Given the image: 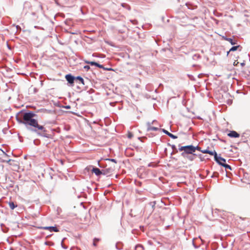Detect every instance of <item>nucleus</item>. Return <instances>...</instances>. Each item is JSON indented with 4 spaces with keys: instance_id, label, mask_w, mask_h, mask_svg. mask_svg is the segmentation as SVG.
I'll return each instance as SVG.
<instances>
[{
    "instance_id": "obj_1",
    "label": "nucleus",
    "mask_w": 250,
    "mask_h": 250,
    "mask_svg": "<svg viewBox=\"0 0 250 250\" xmlns=\"http://www.w3.org/2000/svg\"><path fill=\"white\" fill-rule=\"evenodd\" d=\"M37 114L32 111L22 113V118L24 121V125L26 127L35 128L38 125V121L33 118L37 116Z\"/></svg>"
},
{
    "instance_id": "obj_2",
    "label": "nucleus",
    "mask_w": 250,
    "mask_h": 250,
    "mask_svg": "<svg viewBox=\"0 0 250 250\" xmlns=\"http://www.w3.org/2000/svg\"><path fill=\"white\" fill-rule=\"evenodd\" d=\"M27 129L28 130L36 133L39 136L48 139H52L53 138L52 135L48 133L49 131L43 125H40L39 124L35 128L27 127Z\"/></svg>"
},
{
    "instance_id": "obj_3",
    "label": "nucleus",
    "mask_w": 250,
    "mask_h": 250,
    "mask_svg": "<svg viewBox=\"0 0 250 250\" xmlns=\"http://www.w3.org/2000/svg\"><path fill=\"white\" fill-rule=\"evenodd\" d=\"M180 151H183L182 155L184 157L187 154H193L195 152V147L192 145L181 146L179 148Z\"/></svg>"
},
{
    "instance_id": "obj_4",
    "label": "nucleus",
    "mask_w": 250,
    "mask_h": 250,
    "mask_svg": "<svg viewBox=\"0 0 250 250\" xmlns=\"http://www.w3.org/2000/svg\"><path fill=\"white\" fill-rule=\"evenodd\" d=\"M114 168L112 167H109L102 169V175L109 176L113 172Z\"/></svg>"
},
{
    "instance_id": "obj_5",
    "label": "nucleus",
    "mask_w": 250,
    "mask_h": 250,
    "mask_svg": "<svg viewBox=\"0 0 250 250\" xmlns=\"http://www.w3.org/2000/svg\"><path fill=\"white\" fill-rule=\"evenodd\" d=\"M76 77L72 76L70 74H68L65 75V78L66 81L70 84H73L75 83Z\"/></svg>"
},
{
    "instance_id": "obj_6",
    "label": "nucleus",
    "mask_w": 250,
    "mask_h": 250,
    "mask_svg": "<svg viewBox=\"0 0 250 250\" xmlns=\"http://www.w3.org/2000/svg\"><path fill=\"white\" fill-rule=\"evenodd\" d=\"M38 228L40 229L48 230L50 232H58L59 231V229L55 226L40 227H38Z\"/></svg>"
},
{
    "instance_id": "obj_7",
    "label": "nucleus",
    "mask_w": 250,
    "mask_h": 250,
    "mask_svg": "<svg viewBox=\"0 0 250 250\" xmlns=\"http://www.w3.org/2000/svg\"><path fill=\"white\" fill-rule=\"evenodd\" d=\"M91 171L93 173H94L97 176H99L101 175H102V169L101 170L96 167H93Z\"/></svg>"
},
{
    "instance_id": "obj_8",
    "label": "nucleus",
    "mask_w": 250,
    "mask_h": 250,
    "mask_svg": "<svg viewBox=\"0 0 250 250\" xmlns=\"http://www.w3.org/2000/svg\"><path fill=\"white\" fill-rule=\"evenodd\" d=\"M215 160L222 166L225 164L226 162V159L218 155L216 157V159H215Z\"/></svg>"
},
{
    "instance_id": "obj_9",
    "label": "nucleus",
    "mask_w": 250,
    "mask_h": 250,
    "mask_svg": "<svg viewBox=\"0 0 250 250\" xmlns=\"http://www.w3.org/2000/svg\"><path fill=\"white\" fill-rule=\"evenodd\" d=\"M75 78H76V80H75L76 83H77L79 84L82 83L83 85L85 84L84 80L82 77L79 76L76 77Z\"/></svg>"
},
{
    "instance_id": "obj_10",
    "label": "nucleus",
    "mask_w": 250,
    "mask_h": 250,
    "mask_svg": "<svg viewBox=\"0 0 250 250\" xmlns=\"http://www.w3.org/2000/svg\"><path fill=\"white\" fill-rule=\"evenodd\" d=\"M228 136L232 138H238L239 137L240 135L235 131H231L228 134Z\"/></svg>"
},
{
    "instance_id": "obj_11",
    "label": "nucleus",
    "mask_w": 250,
    "mask_h": 250,
    "mask_svg": "<svg viewBox=\"0 0 250 250\" xmlns=\"http://www.w3.org/2000/svg\"><path fill=\"white\" fill-rule=\"evenodd\" d=\"M147 125V131H157L160 129L157 127H154L151 126V123H148Z\"/></svg>"
},
{
    "instance_id": "obj_12",
    "label": "nucleus",
    "mask_w": 250,
    "mask_h": 250,
    "mask_svg": "<svg viewBox=\"0 0 250 250\" xmlns=\"http://www.w3.org/2000/svg\"><path fill=\"white\" fill-rule=\"evenodd\" d=\"M16 119L19 123L24 124V121L22 118V113H21L19 116H17Z\"/></svg>"
},
{
    "instance_id": "obj_13",
    "label": "nucleus",
    "mask_w": 250,
    "mask_h": 250,
    "mask_svg": "<svg viewBox=\"0 0 250 250\" xmlns=\"http://www.w3.org/2000/svg\"><path fill=\"white\" fill-rule=\"evenodd\" d=\"M123 244L122 242L119 241L117 242L115 245V248L118 250H121L123 249Z\"/></svg>"
},
{
    "instance_id": "obj_14",
    "label": "nucleus",
    "mask_w": 250,
    "mask_h": 250,
    "mask_svg": "<svg viewBox=\"0 0 250 250\" xmlns=\"http://www.w3.org/2000/svg\"><path fill=\"white\" fill-rule=\"evenodd\" d=\"M121 6L127 9L128 10H131V7H130V5L129 4H127V3H121Z\"/></svg>"
},
{
    "instance_id": "obj_15",
    "label": "nucleus",
    "mask_w": 250,
    "mask_h": 250,
    "mask_svg": "<svg viewBox=\"0 0 250 250\" xmlns=\"http://www.w3.org/2000/svg\"><path fill=\"white\" fill-rule=\"evenodd\" d=\"M85 62L87 64H90L91 66L94 65L96 66H97V64L98 63V62H95L88 61H85Z\"/></svg>"
},
{
    "instance_id": "obj_16",
    "label": "nucleus",
    "mask_w": 250,
    "mask_h": 250,
    "mask_svg": "<svg viewBox=\"0 0 250 250\" xmlns=\"http://www.w3.org/2000/svg\"><path fill=\"white\" fill-rule=\"evenodd\" d=\"M207 154H209L211 155H213L214 157V159H216V157L217 156V154L215 150L214 151H210L208 150V152Z\"/></svg>"
},
{
    "instance_id": "obj_17",
    "label": "nucleus",
    "mask_w": 250,
    "mask_h": 250,
    "mask_svg": "<svg viewBox=\"0 0 250 250\" xmlns=\"http://www.w3.org/2000/svg\"><path fill=\"white\" fill-rule=\"evenodd\" d=\"M223 38L225 40L229 42L232 45H234V44H236V42H233L232 39H231V38H229L225 37H224Z\"/></svg>"
},
{
    "instance_id": "obj_18",
    "label": "nucleus",
    "mask_w": 250,
    "mask_h": 250,
    "mask_svg": "<svg viewBox=\"0 0 250 250\" xmlns=\"http://www.w3.org/2000/svg\"><path fill=\"white\" fill-rule=\"evenodd\" d=\"M240 47L239 45H237V46H233L227 52V55L229 54V53L230 52V51H236L239 47Z\"/></svg>"
},
{
    "instance_id": "obj_19",
    "label": "nucleus",
    "mask_w": 250,
    "mask_h": 250,
    "mask_svg": "<svg viewBox=\"0 0 250 250\" xmlns=\"http://www.w3.org/2000/svg\"><path fill=\"white\" fill-rule=\"evenodd\" d=\"M9 205L11 209H14L16 207H17V205H15L14 202H9Z\"/></svg>"
},
{
    "instance_id": "obj_20",
    "label": "nucleus",
    "mask_w": 250,
    "mask_h": 250,
    "mask_svg": "<svg viewBox=\"0 0 250 250\" xmlns=\"http://www.w3.org/2000/svg\"><path fill=\"white\" fill-rule=\"evenodd\" d=\"M97 67H98L99 68H100L104 69V70H109L111 69V68H109L108 69V68H104V66L103 65L100 64L99 63H98Z\"/></svg>"
},
{
    "instance_id": "obj_21",
    "label": "nucleus",
    "mask_w": 250,
    "mask_h": 250,
    "mask_svg": "<svg viewBox=\"0 0 250 250\" xmlns=\"http://www.w3.org/2000/svg\"><path fill=\"white\" fill-rule=\"evenodd\" d=\"M135 250H143V247L141 245H137L135 247Z\"/></svg>"
},
{
    "instance_id": "obj_22",
    "label": "nucleus",
    "mask_w": 250,
    "mask_h": 250,
    "mask_svg": "<svg viewBox=\"0 0 250 250\" xmlns=\"http://www.w3.org/2000/svg\"><path fill=\"white\" fill-rule=\"evenodd\" d=\"M65 238L62 239V242H61V246H62V248H63L64 249H67V247L66 246H65L64 245H63V241L65 240Z\"/></svg>"
},
{
    "instance_id": "obj_23",
    "label": "nucleus",
    "mask_w": 250,
    "mask_h": 250,
    "mask_svg": "<svg viewBox=\"0 0 250 250\" xmlns=\"http://www.w3.org/2000/svg\"><path fill=\"white\" fill-rule=\"evenodd\" d=\"M223 167H225L226 169H230V170L231 169V167L229 165H228V164H225L223 165Z\"/></svg>"
},
{
    "instance_id": "obj_24",
    "label": "nucleus",
    "mask_w": 250,
    "mask_h": 250,
    "mask_svg": "<svg viewBox=\"0 0 250 250\" xmlns=\"http://www.w3.org/2000/svg\"><path fill=\"white\" fill-rule=\"evenodd\" d=\"M149 205L152 207V210L154 209V207H155V202H150Z\"/></svg>"
},
{
    "instance_id": "obj_25",
    "label": "nucleus",
    "mask_w": 250,
    "mask_h": 250,
    "mask_svg": "<svg viewBox=\"0 0 250 250\" xmlns=\"http://www.w3.org/2000/svg\"><path fill=\"white\" fill-rule=\"evenodd\" d=\"M106 161H111V162H113L115 163H117V161L116 159H106Z\"/></svg>"
},
{
    "instance_id": "obj_26",
    "label": "nucleus",
    "mask_w": 250,
    "mask_h": 250,
    "mask_svg": "<svg viewBox=\"0 0 250 250\" xmlns=\"http://www.w3.org/2000/svg\"><path fill=\"white\" fill-rule=\"evenodd\" d=\"M0 226L1 227L2 230L4 232H6L7 231L8 229L6 228V230L4 229H3V227L4 226V225L3 224H1Z\"/></svg>"
},
{
    "instance_id": "obj_27",
    "label": "nucleus",
    "mask_w": 250,
    "mask_h": 250,
    "mask_svg": "<svg viewBox=\"0 0 250 250\" xmlns=\"http://www.w3.org/2000/svg\"><path fill=\"white\" fill-rule=\"evenodd\" d=\"M11 161V159H9V160H1V162H3V163L5 162V163H9Z\"/></svg>"
},
{
    "instance_id": "obj_28",
    "label": "nucleus",
    "mask_w": 250,
    "mask_h": 250,
    "mask_svg": "<svg viewBox=\"0 0 250 250\" xmlns=\"http://www.w3.org/2000/svg\"><path fill=\"white\" fill-rule=\"evenodd\" d=\"M133 135L131 132H128L127 135V137L129 139H131L133 137Z\"/></svg>"
},
{
    "instance_id": "obj_29",
    "label": "nucleus",
    "mask_w": 250,
    "mask_h": 250,
    "mask_svg": "<svg viewBox=\"0 0 250 250\" xmlns=\"http://www.w3.org/2000/svg\"><path fill=\"white\" fill-rule=\"evenodd\" d=\"M83 68L86 71H88L90 69V66L89 65H85L84 66Z\"/></svg>"
},
{
    "instance_id": "obj_30",
    "label": "nucleus",
    "mask_w": 250,
    "mask_h": 250,
    "mask_svg": "<svg viewBox=\"0 0 250 250\" xmlns=\"http://www.w3.org/2000/svg\"><path fill=\"white\" fill-rule=\"evenodd\" d=\"M208 150L207 149L200 150V151L202 152L203 153H207V154L208 153Z\"/></svg>"
},
{
    "instance_id": "obj_31",
    "label": "nucleus",
    "mask_w": 250,
    "mask_h": 250,
    "mask_svg": "<svg viewBox=\"0 0 250 250\" xmlns=\"http://www.w3.org/2000/svg\"><path fill=\"white\" fill-rule=\"evenodd\" d=\"M162 130L164 133L167 134V135H168V133H169V132L168 131H167V130H166L165 129H162Z\"/></svg>"
},
{
    "instance_id": "obj_32",
    "label": "nucleus",
    "mask_w": 250,
    "mask_h": 250,
    "mask_svg": "<svg viewBox=\"0 0 250 250\" xmlns=\"http://www.w3.org/2000/svg\"><path fill=\"white\" fill-rule=\"evenodd\" d=\"M130 21L133 24H136L137 23V21L136 20H130Z\"/></svg>"
},
{
    "instance_id": "obj_33",
    "label": "nucleus",
    "mask_w": 250,
    "mask_h": 250,
    "mask_svg": "<svg viewBox=\"0 0 250 250\" xmlns=\"http://www.w3.org/2000/svg\"><path fill=\"white\" fill-rule=\"evenodd\" d=\"M94 92V90L93 89H90L89 90L87 91L89 94L92 93Z\"/></svg>"
},
{
    "instance_id": "obj_34",
    "label": "nucleus",
    "mask_w": 250,
    "mask_h": 250,
    "mask_svg": "<svg viewBox=\"0 0 250 250\" xmlns=\"http://www.w3.org/2000/svg\"><path fill=\"white\" fill-rule=\"evenodd\" d=\"M195 150H199V151L202 150L201 149V148L200 147L198 146H195Z\"/></svg>"
},
{
    "instance_id": "obj_35",
    "label": "nucleus",
    "mask_w": 250,
    "mask_h": 250,
    "mask_svg": "<svg viewBox=\"0 0 250 250\" xmlns=\"http://www.w3.org/2000/svg\"><path fill=\"white\" fill-rule=\"evenodd\" d=\"M65 109H69L71 108L70 106L68 105H66L64 107Z\"/></svg>"
},
{
    "instance_id": "obj_36",
    "label": "nucleus",
    "mask_w": 250,
    "mask_h": 250,
    "mask_svg": "<svg viewBox=\"0 0 250 250\" xmlns=\"http://www.w3.org/2000/svg\"><path fill=\"white\" fill-rule=\"evenodd\" d=\"M99 240H100V239H98V238H95L94 239V241H96V242H97L99 241Z\"/></svg>"
},
{
    "instance_id": "obj_37",
    "label": "nucleus",
    "mask_w": 250,
    "mask_h": 250,
    "mask_svg": "<svg viewBox=\"0 0 250 250\" xmlns=\"http://www.w3.org/2000/svg\"><path fill=\"white\" fill-rule=\"evenodd\" d=\"M168 136L169 137H170V138H172V133L169 132V133H168Z\"/></svg>"
},
{
    "instance_id": "obj_38",
    "label": "nucleus",
    "mask_w": 250,
    "mask_h": 250,
    "mask_svg": "<svg viewBox=\"0 0 250 250\" xmlns=\"http://www.w3.org/2000/svg\"><path fill=\"white\" fill-rule=\"evenodd\" d=\"M1 151H2L3 153L4 154V155L6 156H8V155L6 153V152H5L3 150H1Z\"/></svg>"
},
{
    "instance_id": "obj_39",
    "label": "nucleus",
    "mask_w": 250,
    "mask_h": 250,
    "mask_svg": "<svg viewBox=\"0 0 250 250\" xmlns=\"http://www.w3.org/2000/svg\"><path fill=\"white\" fill-rule=\"evenodd\" d=\"M93 246H96L97 244H96V241H94L93 240Z\"/></svg>"
},
{
    "instance_id": "obj_40",
    "label": "nucleus",
    "mask_w": 250,
    "mask_h": 250,
    "mask_svg": "<svg viewBox=\"0 0 250 250\" xmlns=\"http://www.w3.org/2000/svg\"><path fill=\"white\" fill-rule=\"evenodd\" d=\"M37 91H38V90H37V89L36 88H34V93L37 92Z\"/></svg>"
},
{
    "instance_id": "obj_41",
    "label": "nucleus",
    "mask_w": 250,
    "mask_h": 250,
    "mask_svg": "<svg viewBox=\"0 0 250 250\" xmlns=\"http://www.w3.org/2000/svg\"><path fill=\"white\" fill-rule=\"evenodd\" d=\"M177 138V137L176 136H175V135H173V139H176V138Z\"/></svg>"
},
{
    "instance_id": "obj_42",
    "label": "nucleus",
    "mask_w": 250,
    "mask_h": 250,
    "mask_svg": "<svg viewBox=\"0 0 250 250\" xmlns=\"http://www.w3.org/2000/svg\"><path fill=\"white\" fill-rule=\"evenodd\" d=\"M170 129L171 131H172V125H170Z\"/></svg>"
},
{
    "instance_id": "obj_43",
    "label": "nucleus",
    "mask_w": 250,
    "mask_h": 250,
    "mask_svg": "<svg viewBox=\"0 0 250 250\" xmlns=\"http://www.w3.org/2000/svg\"><path fill=\"white\" fill-rule=\"evenodd\" d=\"M172 147H173V151L174 149L175 148V146L173 145Z\"/></svg>"
},
{
    "instance_id": "obj_44",
    "label": "nucleus",
    "mask_w": 250,
    "mask_h": 250,
    "mask_svg": "<svg viewBox=\"0 0 250 250\" xmlns=\"http://www.w3.org/2000/svg\"><path fill=\"white\" fill-rule=\"evenodd\" d=\"M167 151V148H166L165 149V152L166 153Z\"/></svg>"
},
{
    "instance_id": "obj_45",
    "label": "nucleus",
    "mask_w": 250,
    "mask_h": 250,
    "mask_svg": "<svg viewBox=\"0 0 250 250\" xmlns=\"http://www.w3.org/2000/svg\"><path fill=\"white\" fill-rule=\"evenodd\" d=\"M155 122V120L153 121V122H152V123H151V124H153V123H154Z\"/></svg>"
},
{
    "instance_id": "obj_46",
    "label": "nucleus",
    "mask_w": 250,
    "mask_h": 250,
    "mask_svg": "<svg viewBox=\"0 0 250 250\" xmlns=\"http://www.w3.org/2000/svg\"><path fill=\"white\" fill-rule=\"evenodd\" d=\"M149 167H151V164H149V165H148Z\"/></svg>"
},
{
    "instance_id": "obj_47",
    "label": "nucleus",
    "mask_w": 250,
    "mask_h": 250,
    "mask_svg": "<svg viewBox=\"0 0 250 250\" xmlns=\"http://www.w3.org/2000/svg\"><path fill=\"white\" fill-rule=\"evenodd\" d=\"M9 250H13L12 249H10Z\"/></svg>"
}]
</instances>
